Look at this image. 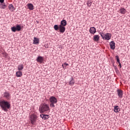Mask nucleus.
<instances>
[{"label": "nucleus", "mask_w": 130, "mask_h": 130, "mask_svg": "<svg viewBox=\"0 0 130 130\" xmlns=\"http://www.w3.org/2000/svg\"><path fill=\"white\" fill-rule=\"evenodd\" d=\"M89 32L90 34H95L96 33V28L91 27L89 29Z\"/></svg>", "instance_id": "ddd939ff"}, {"label": "nucleus", "mask_w": 130, "mask_h": 130, "mask_svg": "<svg viewBox=\"0 0 130 130\" xmlns=\"http://www.w3.org/2000/svg\"><path fill=\"white\" fill-rule=\"evenodd\" d=\"M12 32H16V31H21V26L20 25H16V27L13 26L11 27Z\"/></svg>", "instance_id": "423d86ee"}, {"label": "nucleus", "mask_w": 130, "mask_h": 130, "mask_svg": "<svg viewBox=\"0 0 130 130\" xmlns=\"http://www.w3.org/2000/svg\"><path fill=\"white\" fill-rule=\"evenodd\" d=\"M49 101L51 103L50 104V107H55L54 104L57 103V99H56V98L54 96H50L49 98Z\"/></svg>", "instance_id": "7ed1b4c3"}, {"label": "nucleus", "mask_w": 130, "mask_h": 130, "mask_svg": "<svg viewBox=\"0 0 130 130\" xmlns=\"http://www.w3.org/2000/svg\"><path fill=\"white\" fill-rule=\"evenodd\" d=\"M115 57L116 58L117 62H118V63H120V60H119V57H118V56H116Z\"/></svg>", "instance_id": "a878e982"}, {"label": "nucleus", "mask_w": 130, "mask_h": 130, "mask_svg": "<svg viewBox=\"0 0 130 130\" xmlns=\"http://www.w3.org/2000/svg\"><path fill=\"white\" fill-rule=\"evenodd\" d=\"M119 67H120V69H121V63H119Z\"/></svg>", "instance_id": "c756f323"}, {"label": "nucleus", "mask_w": 130, "mask_h": 130, "mask_svg": "<svg viewBox=\"0 0 130 130\" xmlns=\"http://www.w3.org/2000/svg\"><path fill=\"white\" fill-rule=\"evenodd\" d=\"M92 5L91 2H88L87 3V6L88 7H91V5Z\"/></svg>", "instance_id": "cd10ccee"}, {"label": "nucleus", "mask_w": 130, "mask_h": 130, "mask_svg": "<svg viewBox=\"0 0 130 130\" xmlns=\"http://www.w3.org/2000/svg\"><path fill=\"white\" fill-rule=\"evenodd\" d=\"M0 7L1 9H6L7 8V5H6V4H0Z\"/></svg>", "instance_id": "b1692460"}, {"label": "nucleus", "mask_w": 130, "mask_h": 130, "mask_svg": "<svg viewBox=\"0 0 130 130\" xmlns=\"http://www.w3.org/2000/svg\"><path fill=\"white\" fill-rule=\"evenodd\" d=\"M117 94L119 98H122L123 92L122 90L121 89H117Z\"/></svg>", "instance_id": "f8f14e48"}, {"label": "nucleus", "mask_w": 130, "mask_h": 130, "mask_svg": "<svg viewBox=\"0 0 130 130\" xmlns=\"http://www.w3.org/2000/svg\"><path fill=\"white\" fill-rule=\"evenodd\" d=\"M114 107V112L117 113L119 112L120 109H119V107L118 106H115Z\"/></svg>", "instance_id": "f3484780"}, {"label": "nucleus", "mask_w": 130, "mask_h": 130, "mask_svg": "<svg viewBox=\"0 0 130 130\" xmlns=\"http://www.w3.org/2000/svg\"><path fill=\"white\" fill-rule=\"evenodd\" d=\"M100 34L101 35V36L103 39H105V40H110L111 39V34L110 33H107L105 34L102 32H100Z\"/></svg>", "instance_id": "20e7f679"}, {"label": "nucleus", "mask_w": 130, "mask_h": 130, "mask_svg": "<svg viewBox=\"0 0 130 130\" xmlns=\"http://www.w3.org/2000/svg\"><path fill=\"white\" fill-rule=\"evenodd\" d=\"M110 46L111 49H112V50H114V49H115V43L114 41H111L110 43Z\"/></svg>", "instance_id": "1a4fd4ad"}, {"label": "nucleus", "mask_w": 130, "mask_h": 130, "mask_svg": "<svg viewBox=\"0 0 130 130\" xmlns=\"http://www.w3.org/2000/svg\"><path fill=\"white\" fill-rule=\"evenodd\" d=\"M9 9L10 11H11V12H13V11H15V7H14V6H13L12 4L9 5Z\"/></svg>", "instance_id": "a211bd4d"}, {"label": "nucleus", "mask_w": 130, "mask_h": 130, "mask_svg": "<svg viewBox=\"0 0 130 130\" xmlns=\"http://www.w3.org/2000/svg\"><path fill=\"white\" fill-rule=\"evenodd\" d=\"M34 44H39V39L35 37L34 40Z\"/></svg>", "instance_id": "6ab92c4d"}, {"label": "nucleus", "mask_w": 130, "mask_h": 130, "mask_svg": "<svg viewBox=\"0 0 130 130\" xmlns=\"http://www.w3.org/2000/svg\"><path fill=\"white\" fill-rule=\"evenodd\" d=\"M50 110L49 106L46 104H41L39 108L40 113H44V112H47Z\"/></svg>", "instance_id": "f03ea898"}, {"label": "nucleus", "mask_w": 130, "mask_h": 130, "mask_svg": "<svg viewBox=\"0 0 130 130\" xmlns=\"http://www.w3.org/2000/svg\"><path fill=\"white\" fill-rule=\"evenodd\" d=\"M4 98H6L7 100H10L11 99V94L9 92H5L4 94Z\"/></svg>", "instance_id": "0eeeda50"}, {"label": "nucleus", "mask_w": 130, "mask_h": 130, "mask_svg": "<svg viewBox=\"0 0 130 130\" xmlns=\"http://www.w3.org/2000/svg\"><path fill=\"white\" fill-rule=\"evenodd\" d=\"M0 106L2 110L7 112V111H8V109H10V108H11V104L7 101L2 100L0 101Z\"/></svg>", "instance_id": "f257e3e1"}, {"label": "nucleus", "mask_w": 130, "mask_h": 130, "mask_svg": "<svg viewBox=\"0 0 130 130\" xmlns=\"http://www.w3.org/2000/svg\"><path fill=\"white\" fill-rule=\"evenodd\" d=\"M37 62H40V63H42L43 61H44V58L41 56H39L37 58Z\"/></svg>", "instance_id": "6e6552de"}, {"label": "nucleus", "mask_w": 130, "mask_h": 130, "mask_svg": "<svg viewBox=\"0 0 130 130\" xmlns=\"http://www.w3.org/2000/svg\"><path fill=\"white\" fill-rule=\"evenodd\" d=\"M17 69L19 71H22L24 69V66H23V64H20L18 66Z\"/></svg>", "instance_id": "4be33fe9"}, {"label": "nucleus", "mask_w": 130, "mask_h": 130, "mask_svg": "<svg viewBox=\"0 0 130 130\" xmlns=\"http://www.w3.org/2000/svg\"><path fill=\"white\" fill-rule=\"evenodd\" d=\"M41 117L43 119H44V120H46V119H48L49 118V116L47 115H41Z\"/></svg>", "instance_id": "2eb2a0df"}, {"label": "nucleus", "mask_w": 130, "mask_h": 130, "mask_svg": "<svg viewBox=\"0 0 130 130\" xmlns=\"http://www.w3.org/2000/svg\"><path fill=\"white\" fill-rule=\"evenodd\" d=\"M16 77H22V72L19 71H17L16 73Z\"/></svg>", "instance_id": "aec40b11"}, {"label": "nucleus", "mask_w": 130, "mask_h": 130, "mask_svg": "<svg viewBox=\"0 0 130 130\" xmlns=\"http://www.w3.org/2000/svg\"><path fill=\"white\" fill-rule=\"evenodd\" d=\"M54 29L55 30V31H57V30H59V25H54Z\"/></svg>", "instance_id": "393cba45"}, {"label": "nucleus", "mask_w": 130, "mask_h": 130, "mask_svg": "<svg viewBox=\"0 0 130 130\" xmlns=\"http://www.w3.org/2000/svg\"><path fill=\"white\" fill-rule=\"evenodd\" d=\"M27 7L28 9L30 10H34V6L32 4H27Z\"/></svg>", "instance_id": "412c9836"}, {"label": "nucleus", "mask_w": 130, "mask_h": 130, "mask_svg": "<svg viewBox=\"0 0 130 130\" xmlns=\"http://www.w3.org/2000/svg\"><path fill=\"white\" fill-rule=\"evenodd\" d=\"M119 13H120V14H122V15H124V14L126 13V10H125V9H124V8H121L119 10Z\"/></svg>", "instance_id": "4468645a"}, {"label": "nucleus", "mask_w": 130, "mask_h": 130, "mask_svg": "<svg viewBox=\"0 0 130 130\" xmlns=\"http://www.w3.org/2000/svg\"><path fill=\"white\" fill-rule=\"evenodd\" d=\"M69 66V64L67 63V62H65L64 64H62V67L63 68V69H64V67L66 68V67Z\"/></svg>", "instance_id": "bb28decb"}, {"label": "nucleus", "mask_w": 130, "mask_h": 130, "mask_svg": "<svg viewBox=\"0 0 130 130\" xmlns=\"http://www.w3.org/2000/svg\"><path fill=\"white\" fill-rule=\"evenodd\" d=\"M59 30L60 33H64V31H66V27L62 25H59Z\"/></svg>", "instance_id": "9d476101"}, {"label": "nucleus", "mask_w": 130, "mask_h": 130, "mask_svg": "<svg viewBox=\"0 0 130 130\" xmlns=\"http://www.w3.org/2000/svg\"><path fill=\"white\" fill-rule=\"evenodd\" d=\"M74 84H75V80H74L73 78H72L71 81L69 82V85H70L71 86H73Z\"/></svg>", "instance_id": "5701e85b"}, {"label": "nucleus", "mask_w": 130, "mask_h": 130, "mask_svg": "<svg viewBox=\"0 0 130 130\" xmlns=\"http://www.w3.org/2000/svg\"><path fill=\"white\" fill-rule=\"evenodd\" d=\"M60 26H67V21L66 20H62L61 22Z\"/></svg>", "instance_id": "dca6fc26"}, {"label": "nucleus", "mask_w": 130, "mask_h": 130, "mask_svg": "<svg viewBox=\"0 0 130 130\" xmlns=\"http://www.w3.org/2000/svg\"><path fill=\"white\" fill-rule=\"evenodd\" d=\"M100 39V37L98 35H94L93 37V40L95 42H98Z\"/></svg>", "instance_id": "9b49d317"}, {"label": "nucleus", "mask_w": 130, "mask_h": 130, "mask_svg": "<svg viewBox=\"0 0 130 130\" xmlns=\"http://www.w3.org/2000/svg\"><path fill=\"white\" fill-rule=\"evenodd\" d=\"M4 2H5V0H0V3H1V4L4 3Z\"/></svg>", "instance_id": "c85d7f7f"}, {"label": "nucleus", "mask_w": 130, "mask_h": 130, "mask_svg": "<svg viewBox=\"0 0 130 130\" xmlns=\"http://www.w3.org/2000/svg\"><path fill=\"white\" fill-rule=\"evenodd\" d=\"M29 119L30 120V122L33 125L36 123V120L37 119V116L36 115L32 114L29 117Z\"/></svg>", "instance_id": "39448f33"}]
</instances>
